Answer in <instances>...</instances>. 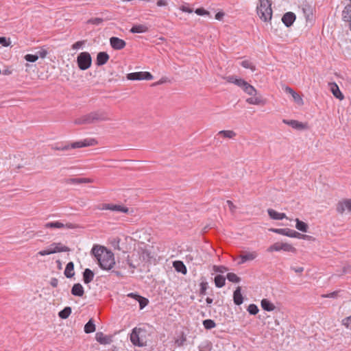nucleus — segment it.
<instances>
[{
	"label": "nucleus",
	"mask_w": 351,
	"mask_h": 351,
	"mask_svg": "<svg viewBox=\"0 0 351 351\" xmlns=\"http://www.w3.org/2000/svg\"><path fill=\"white\" fill-rule=\"evenodd\" d=\"M93 180L90 178H69L66 180L67 184H80L83 183H91Z\"/></svg>",
	"instance_id": "obj_27"
},
{
	"label": "nucleus",
	"mask_w": 351,
	"mask_h": 351,
	"mask_svg": "<svg viewBox=\"0 0 351 351\" xmlns=\"http://www.w3.org/2000/svg\"><path fill=\"white\" fill-rule=\"evenodd\" d=\"M128 80H151L154 78L153 75L147 71H140L128 73L126 76Z\"/></svg>",
	"instance_id": "obj_9"
},
{
	"label": "nucleus",
	"mask_w": 351,
	"mask_h": 351,
	"mask_svg": "<svg viewBox=\"0 0 351 351\" xmlns=\"http://www.w3.org/2000/svg\"><path fill=\"white\" fill-rule=\"evenodd\" d=\"M213 269L214 271L217 272V273H221V274H223L228 271V267H226L223 265H219V266L214 265Z\"/></svg>",
	"instance_id": "obj_44"
},
{
	"label": "nucleus",
	"mask_w": 351,
	"mask_h": 351,
	"mask_svg": "<svg viewBox=\"0 0 351 351\" xmlns=\"http://www.w3.org/2000/svg\"><path fill=\"white\" fill-rule=\"evenodd\" d=\"M110 44L112 48L115 50H121L126 45L125 41L118 37H111L110 38Z\"/></svg>",
	"instance_id": "obj_13"
},
{
	"label": "nucleus",
	"mask_w": 351,
	"mask_h": 351,
	"mask_svg": "<svg viewBox=\"0 0 351 351\" xmlns=\"http://www.w3.org/2000/svg\"><path fill=\"white\" fill-rule=\"evenodd\" d=\"M203 326L206 329L210 330L216 326V324L213 320L208 319L203 321Z\"/></svg>",
	"instance_id": "obj_39"
},
{
	"label": "nucleus",
	"mask_w": 351,
	"mask_h": 351,
	"mask_svg": "<svg viewBox=\"0 0 351 351\" xmlns=\"http://www.w3.org/2000/svg\"><path fill=\"white\" fill-rule=\"evenodd\" d=\"M227 278L230 282L237 283L241 281V278L234 273H228L227 274Z\"/></svg>",
	"instance_id": "obj_43"
},
{
	"label": "nucleus",
	"mask_w": 351,
	"mask_h": 351,
	"mask_svg": "<svg viewBox=\"0 0 351 351\" xmlns=\"http://www.w3.org/2000/svg\"><path fill=\"white\" fill-rule=\"evenodd\" d=\"M195 12L199 16H204V15H209L210 13L208 11L206 10L203 8H197L195 10Z\"/></svg>",
	"instance_id": "obj_50"
},
{
	"label": "nucleus",
	"mask_w": 351,
	"mask_h": 351,
	"mask_svg": "<svg viewBox=\"0 0 351 351\" xmlns=\"http://www.w3.org/2000/svg\"><path fill=\"white\" fill-rule=\"evenodd\" d=\"M329 85L330 86V90L332 93L333 95L341 100L343 99V95L340 91L339 86L337 85V84L330 83Z\"/></svg>",
	"instance_id": "obj_26"
},
{
	"label": "nucleus",
	"mask_w": 351,
	"mask_h": 351,
	"mask_svg": "<svg viewBox=\"0 0 351 351\" xmlns=\"http://www.w3.org/2000/svg\"><path fill=\"white\" fill-rule=\"evenodd\" d=\"M84 43H85L84 40L77 41L72 45V49H77L80 48L83 45H84Z\"/></svg>",
	"instance_id": "obj_55"
},
{
	"label": "nucleus",
	"mask_w": 351,
	"mask_h": 351,
	"mask_svg": "<svg viewBox=\"0 0 351 351\" xmlns=\"http://www.w3.org/2000/svg\"><path fill=\"white\" fill-rule=\"evenodd\" d=\"M342 324L343 326H345L346 328H350L351 329V315L349 316V317H347L346 318H344L343 320H342Z\"/></svg>",
	"instance_id": "obj_49"
},
{
	"label": "nucleus",
	"mask_w": 351,
	"mask_h": 351,
	"mask_svg": "<svg viewBox=\"0 0 351 351\" xmlns=\"http://www.w3.org/2000/svg\"><path fill=\"white\" fill-rule=\"evenodd\" d=\"M94 278V273L90 269H86L83 273V280L86 284L90 282Z\"/></svg>",
	"instance_id": "obj_29"
},
{
	"label": "nucleus",
	"mask_w": 351,
	"mask_h": 351,
	"mask_svg": "<svg viewBox=\"0 0 351 351\" xmlns=\"http://www.w3.org/2000/svg\"><path fill=\"white\" fill-rule=\"evenodd\" d=\"M261 307L266 311H272L275 309V305L267 299L261 300Z\"/></svg>",
	"instance_id": "obj_28"
},
{
	"label": "nucleus",
	"mask_w": 351,
	"mask_h": 351,
	"mask_svg": "<svg viewBox=\"0 0 351 351\" xmlns=\"http://www.w3.org/2000/svg\"><path fill=\"white\" fill-rule=\"evenodd\" d=\"M71 313V308L69 306L65 307L63 310L60 311L58 315L62 319H66Z\"/></svg>",
	"instance_id": "obj_36"
},
{
	"label": "nucleus",
	"mask_w": 351,
	"mask_h": 351,
	"mask_svg": "<svg viewBox=\"0 0 351 351\" xmlns=\"http://www.w3.org/2000/svg\"><path fill=\"white\" fill-rule=\"evenodd\" d=\"M267 213L269 217L274 220H281L283 219H288L285 213H278L272 208L267 210Z\"/></svg>",
	"instance_id": "obj_19"
},
{
	"label": "nucleus",
	"mask_w": 351,
	"mask_h": 351,
	"mask_svg": "<svg viewBox=\"0 0 351 351\" xmlns=\"http://www.w3.org/2000/svg\"><path fill=\"white\" fill-rule=\"evenodd\" d=\"M247 83H248L247 82L245 81L243 79H237V78L236 80L234 81V84L241 87L242 89H243V88Z\"/></svg>",
	"instance_id": "obj_48"
},
{
	"label": "nucleus",
	"mask_w": 351,
	"mask_h": 351,
	"mask_svg": "<svg viewBox=\"0 0 351 351\" xmlns=\"http://www.w3.org/2000/svg\"><path fill=\"white\" fill-rule=\"evenodd\" d=\"M91 252L97 258L101 269L110 270L115 265L113 253L106 247L95 245L93 247Z\"/></svg>",
	"instance_id": "obj_1"
},
{
	"label": "nucleus",
	"mask_w": 351,
	"mask_h": 351,
	"mask_svg": "<svg viewBox=\"0 0 351 351\" xmlns=\"http://www.w3.org/2000/svg\"><path fill=\"white\" fill-rule=\"evenodd\" d=\"M283 123H285L287 125H290L293 128L298 129V130H303L305 128L304 125L298 121L296 120H286L284 119Z\"/></svg>",
	"instance_id": "obj_23"
},
{
	"label": "nucleus",
	"mask_w": 351,
	"mask_h": 351,
	"mask_svg": "<svg viewBox=\"0 0 351 351\" xmlns=\"http://www.w3.org/2000/svg\"><path fill=\"white\" fill-rule=\"evenodd\" d=\"M95 331V325L92 319H90L84 326V332L87 334Z\"/></svg>",
	"instance_id": "obj_34"
},
{
	"label": "nucleus",
	"mask_w": 351,
	"mask_h": 351,
	"mask_svg": "<svg viewBox=\"0 0 351 351\" xmlns=\"http://www.w3.org/2000/svg\"><path fill=\"white\" fill-rule=\"evenodd\" d=\"M173 266L178 272L186 274L187 269L182 261H176L173 263Z\"/></svg>",
	"instance_id": "obj_25"
},
{
	"label": "nucleus",
	"mask_w": 351,
	"mask_h": 351,
	"mask_svg": "<svg viewBox=\"0 0 351 351\" xmlns=\"http://www.w3.org/2000/svg\"><path fill=\"white\" fill-rule=\"evenodd\" d=\"M283 89L287 93H289L292 96L294 101L298 105L302 106L304 104V101H303L302 97L298 93H297L293 89H292L291 87L286 86L283 88Z\"/></svg>",
	"instance_id": "obj_14"
},
{
	"label": "nucleus",
	"mask_w": 351,
	"mask_h": 351,
	"mask_svg": "<svg viewBox=\"0 0 351 351\" xmlns=\"http://www.w3.org/2000/svg\"><path fill=\"white\" fill-rule=\"evenodd\" d=\"M104 21V19L101 18H92L87 21L88 24H93L95 25H99L101 24Z\"/></svg>",
	"instance_id": "obj_45"
},
{
	"label": "nucleus",
	"mask_w": 351,
	"mask_h": 351,
	"mask_svg": "<svg viewBox=\"0 0 351 351\" xmlns=\"http://www.w3.org/2000/svg\"><path fill=\"white\" fill-rule=\"evenodd\" d=\"M53 149L55 150L66 151V150L70 149V145H66L62 146V147H53Z\"/></svg>",
	"instance_id": "obj_56"
},
{
	"label": "nucleus",
	"mask_w": 351,
	"mask_h": 351,
	"mask_svg": "<svg viewBox=\"0 0 351 351\" xmlns=\"http://www.w3.org/2000/svg\"><path fill=\"white\" fill-rule=\"evenodd\" d=\"M148 31V27L145 25H134L131 29L130 32L136 34V33H144Z\"/></svg>",
	"instance_id": "obj_30"
},
{
	"label": "nucleus",
	"mask_w": 351,
	"mask_h": 351,
	"mask_svg": "<svg viewBox=\"0 0 351 351\" xmlns=\"http://www.w3.org/2000/svg\"><path fill=\"white\" fill-rule=\"evenodd\" d=\"M257 257V253L256 252H243L240 255L241 261L238 264L241 265L247 261H251L254 260Z\"/></svg>",
	"instance_id": "obj_15"
},
{
	"label": "nucleus",
	"mask_w": 351,
	"mask_h": 351,
	"mask_svg": "<svg viewBox=\"0 0 351 351\" xmlns=\"http://www.w3.org/2000/svg\"><path fill=\"white\" fill-rule=\"evenodd\" d=\"M25 59L27 62H34L38 59V56L36 54H27L25 56Z\"/></svg>",
	"instance_id": "obj_47"
},
{
	"label": "nucleus",
	"mask_w": 351,
	"mask_h": 351,
	"mask_svg": "<svg viewBox=\"0 0 351 351\" xmlns=\"http://www.w3.org/2000/svg\"><path fill=\"white\" fill-rule=\"evenodd\" d=\"M218 134L227 138H232L236 136L235 132L232 130H221L219 132Z\"/></svg>",
	"instance_id": "obj_37"
},
{
	"label": "nucleus",
	"mask_w": 351,
	"mask_h": 351,
	"mask_svg": "<svg viewBox=\"0 0 351 351\" xmlns=\"http://www.w3.org/2000/svg\"><path fill=\"white\" fill-rule=\"evenodd\" d=\"M128 296L130 298H132L138 302L140 309H143L148 304V302H149L148 299H147L144 297H142L138 294H136L134 293H130L128 295Z\"/></svg>",
	"instance_id": "obj_18"
},
{
	"label": "nucleus",
	"mask_w": 351,
	"mask_h": 351,
	"mask_svg": "<svg viewBox=\"0 0 351 351\" xmlns=\"http://www.w3.org/2000/svg\"><path fill=\"white\" fill-rule=\"evenodd\" d=\"M95 339L101 344H110L112 342V337L110 336L104 335L101 332L96 333Z\"/></svg>",
	"instance_id": "obj_20"
},
{
	"label": "nucleus",
	"mask_w": 351,
	"mask_h": 351,
	"mask_svg": "<svg viewBox=\"0 0 351 351\" xmlns=\"http://www.w3.org/2000/svg\"><path fill=\"white\" fill-rule=\"evenodd\" d=\"M336 209L339 214H343L346 210L351 213V199H346L339 202Z\"/></svg>",
	"instance_id": "obj_12"
},
{
	"label": "nucleus",
	"mask_w": 351,
	"mask_h": 351,
	"mask_svg": "<svg viewBox=\"0 0 351 351\" xmlns=\"http://www.w3.org/2000/svg\"><path fill=\"white\" fill-rule=\"evenodd\" d=\"M295 222H296L295 228L298 230L304 232H307L308 226L306 223L300 221L299 219H295Z\"/></svg>",
	"instance_id": "obj_33"
},
{
	"label": "nucleus",
	"mask_w": 351,
	"mask_h": 351,
	"mask_svg": "<svg viewBox=\"0 0 351 351\" xmlns=\"http://www.w3.org/2000/svg\"><path fill=\"white\" fill-rule=\"evenodd\" d=\"M351 271V266L350 265H346L343 267V274H348Z\"/></svg>",
	"instance_id": "obj_63"
},
{
	"label": "nucleus",
	"mask_w": 351,
	"mask_h": 351,
	"mask_svg": "<svg viewBox=\"0 0 351 351\" xmlns=\"http://www.w3.org/2000/svg\"><path fill=\"white\" fill-rule=\"evenodd\" d=\"M45 228H57V229H62V228H67V229H77L79 228L80 226L76 223H73L70 222L63 223L62 221H51L48 222L45 224Z\"/></svg>",
	"instance_id": "obj_8"
},
{
	"label": "nucleus",
	"mask_w": 351,
	"mask_h": 351,
	"mask_svg": "<svg viewBox=\"0 0 351 351\" xmlns=\"http://www.w3.org/2000/svg\"><path fill=\"white\" fill-rule=\"evenodd\" d=\"M141 234H146V231H145L144 230L136 231L135 233H134V237L136 239H141Z\"/></svg>",
	"instance_id": "obj_58"
},
{
	"label": "nucleus",
	"mask_w": 351,
	"mask_h": 351,
	"mask_svg": "<svg viewBox=\"0 0 351 351\" xmlns=\"http://www.w3.org/2000/svg\"><path fill=\"white\" fill-rule=\"evenodd\" d=\"M77 62L78 67L81 70H86L90 66L92 63V58L90 54L88 52H82L77 58Z\"/></svg>",
	"instance_id": "obj_7"
},
{
	"label": "nucleus",
	"mask_w": 351,
	"mask_h": 351,
	"mask_svg": "<svg viewBox=\"0 0 351 351\" xmlns=\"http://www.w3.org/2000/svg\"><path fill=\"white\" fill-rule=\"evenodd\" d=\"M282 243H280V242H276L275 243H274L273 245H271V246H269L268 248H267V252H278V251H280L282 250Z\"/></svg>",
	"instance_id": "obj_38"
},
{
	"label": "nucleus",
	"mask_w": 351,
	"mask_h": 351,
	"mask_svg": "<svg viewBox=\"0 0 351 351\" xmlns=\"http://www.w3.org/2000/svg\"><path fill=\"white\" fill-rule=\"evenodd\" d=\"M247 311L251 315H256L258 313V308L256 304H251L247 307Z\"/></svg>",
	"instance_id": "obj_46"
},
{
	"label": "nucleus",
	"mask_w": 351,
	"mask_h": 351,
	"mask_svg": "<svg viewBox=\"0 0 351 351\" xmlns=\"http://www.w3.org/2000/svg\"><path fill=\"white\" fill-rule=\"evenodd\" d=\"M97 141L94 138H86L83 141H76L70 144V149H77L89 146H94Z\"/></svg>",
	"instance_id": "obj_10"
},
{
	"label": "nucleus",
	"mask_w": 351,
	"mask_h": 351,
	"mask_svg": "<svg viewBox=\"0 0 351 351\" xmlns=\"http://www.w3.org/2000/svg\"><path fill=\"white\" fill-rule=\"evenodd\" d=\"M138 258V256L134 255V250L132 254H131V256H128V258H127V262H128L129 266L130 267V263L132 262L131 260H132V259L134 260L135 258Z\"/></svg>",
	"instance_id": "obj_57"
},
{
	"label": "nucleus",
	"mask_w": 351,
	"mask_h": 351,
	"mask_svg": "<svg viewBox=\"0 0 351 351\" xmlns=\"http://www.w3.org/2000/svg\"><path fill=\"white\" fill-rule=\"evenodd\" d=\"M243 91L247 95L254 96L252 97L247 98L246 102L251 105H265V101L263 99L261 95H258L256 89L247 83L243 88Z\"/></svg>",
	"instance_id": "obj_5"
},
{
	"label": "nucleus",
	"mask_w": 351,
	"mask_h": 351,
	"mask_svg": "<svg viewBox=\"0 0 351 351\" xmlns=\"http://www.w3.org/2000/svg\"><path fill=\"white\" fill-rule=\"evenodd\" d=\"M69 250L70 249L68 247L63 245L60 243H53L48 249L38 252L36 256H38V255L46 256L57 252H69Z\"/></svg>",
	"instance_id": "obj_6"
},
{
	"label": "nucleus",
	"mask_w": 351,
	"mask_h": 351,
	"mask_svg": "<svg viewBox=\"0 0 351 351\" xmlns=\"http://www.w3.org/2000/svg\"><path fill=\"white\" fill-rule=\"evenodd\" d=\"M208 283L206 282H202L200 283V294L204 295L206 294V291L207 289Z\"/></svg>",
	"instance_id": "obj_52"
},
{
	"label": "nucleus",
	"mask_w": 351,
	"mask_h": 351,
	"mask_svg": "<svg viewBox=\"0 0 351 351\" xmlns=\"http://www.w3.org/2000/svg\"><path fill=\"white\" fill-rule=\"evenodd\" d=\"M241 289L240 287H238L233 293V300L234 302L237 305H240L243 302V298L241 293Z\"/></svg>",
	"instance_id": "obj_24"
},
{
	"label": "nucleus",
	"mask_w": 351,
	"mask_h": 351,
	"mask_svg": "<svg viewBox=\"0 0 351 351\" xmlns=\"http://www.w3.org/2000/svg\"><path fill=\"white\" fill-rule=\"evenodd\" d=\"M47 53L48 52L46 49H42L41 50L38 51L36 55H38V58L40 57L42 58H45L47 56Z\"/></svg>",
	"instance_id": "obj_53"
},
{
	"label": "nucleus",
	"mask_w": 351,
	"mask_h": 351,
	"mask_svg": "<svg viewBox=\"0 0 351 351\" xmlns=\"http://www.w3.org/2000/svg\"><path fill=\"white\" fill-rule=\"evenodd\" d=\"M50 285L53 287H56L58 285V280L56 278H52L50 281Z\"/></svg>",
	"instance_id": "obj_60"
},
{
	"label": "nucleus",
	"mask_w": 351,
	"mask_h": 351,
	"mask_svg": "<svg viewBox=\"0 0 351 351\" xmlns=\"http://www.w3.org/2000/svg\"><path fill=\"white\" fill-rule=\"evenodd\" d=\"M110 119L108 117L107 113L104 110H97L91 112L88 114L82 115L74 120L75 125H86L92 124L95 122L108 121Z\"/></svg>",
	"instance_id": "obj_2"
},
{
	"label": "nucleus",
	"mask_w": 351,
	"mask_h": 351,
	"mask_svg": "<svg viewBox=\"0 0 351 351\" xmlns=\"http://www.w3.org/2000/svg\"><path fill=\"white\" fill-rule=\"evenodd\" d=\"M237 77L234 75H230V76H228L227 77H226V80L230 82V83H233L234 84V81L236 80Z\"/></svg>",
	"instance_id": "obj_64"
},
{
	"label": "nucleus",
	"mask_w": 351,
	"mask_h": 351,
	"mask_svg": "<svg viewBox=\"0 0 351 351\" xmlns=\"http://www.w3.org/2000/svg\"><path fill=\"white\" fill-rule=\"evenodd\" d=\"M269 231L289 237L295 238L299 237L300 233L289 228H270Z\"/></svg>",
	"instance_id": "obj_11"
},
{
	"label": "nucleus",
	"mask_w": 351,
	"mask_h": 351,
	"mask_svg": "<svg viewBox=\"0 0 351 351\" xmlns=\"http://www.w3.org/2000/svg\"><path fill=\"white\" fill-rule=\"evenodd\" d=\"M111 210L126 213L128 212V208L121 205L112 204Z\"/></svg>",
	"instance_id": "obj_40"
},
{
	"label": "nucleus",
	"mask_w": 351,
	"mask_h": 351,
	"mask_svg": "<svg viewBox=\"0 0 351 351\" xmlns=\"http://www.w3.org/2000/svg\"><path fill=\"white\" fill-rule=\"evenodd\" d=\"M141 329L134 328L130 335V341L135 346H143L144 343L140 340L138 335Z\"/></svg>",
	"instance_id": "obj_16"
},
{
	"label": "nucleus",
	"mask_w": 351,
	"mask_h": 351,
	"mask_svg": "<svg viewBox=\"0 0 351 351\" xmlns=\"http://www.w3.org/2000/svg\"><path fill=\"white\" fill-rule=\"evenodd\" d=\"M241 66L245 69H250L251 71H254L256 70L255 65L250 60H245L241 62Z\"/></svg>",
	"instance_id": "obj_41"
},
{
	"label": "nucleus",
	"mask_w": 351,
	"mask_h": 351,
	"mask_svg": "<svg viewBox=\"0 0 351 351\" xmlns=\"http://www.w3.org/2000/svg\"><path fill=\"white\" fill-rule=\"evenodd\" d=\"M112 204H103L101 207L99 208L101 210H111Z\"/></svg>",
	"instance_id": "obj_62"
},
{
	"label": "nucleus",
	"mask_w": 351,
	"mask_h": 351,
	"mask_svg": "<svg viewBox=\"0 0 351 351\" xmlns=\"http://www.w3.org/2000/svg\"><path fill=\"white\" fill-rule=\"evenodd\" d=\"M256 12L263 21H269L273 13L271 1L269 0H259L256 7Z\"/></svg>",
	"instance_id": "obj_4"
},
{
	"label": "nucleus",
	"mask_w": 351,
	"mask_h": 351,
	"mask_svg": "<svg viewBox=\"0 0 351 351\" xmlns=\"http://www.w3.org/2000/svg\"><path fill=\"white\" fill-rule=\"evenodd\" d=\"M84 293V287L80 283L74 284L71 289V294L75 296L82 297Z\"/></svg>",
	"instance_id": "obj_22"
},
{
	"label": "nucleus",
	"mask_w": 351,
	"mask_h": 351,
	"mask_svg": "<svg viewBox=\"0 0 351 351\" xmlns=\"http://www.w3.org/2000/svg\"><path fill=\"white\" fill-rule=\"evenodd\" d=\"M342 18L345 21L351 20V3L346 5L342 12Z\"/></svg>",
	"instance_id": "obj_32"
},
{
	"label": "nucleus",
	"mask_w": 351,
	"mask_h": 351,
	"mask_svg": "<svg viewBox=\"0 0 351 351\" xmlns=\"http://www.w3.org/2000/svg\"><path fill=\"white\" fill-rule=\"evenodd\" d=\"M226 278L221 275H217L215 278V286L218 288H221L225 285Z\"/></svg>",
	"instance_id": "obj_35"
},
{
	"label": "nucleus",
	"mask_w": 351,
	"mask_h": 351,
	"mask_svg": "<svg viewBox=\"0 0 351 351\" xmlns=\"http://www.w3.org/2000/svg\"><path fill=\"white\" fill-rule=\"evenodd\" d=\"M109 58V55L106 52H99L97 55L96 64L97 66L104 65L108 61Z\"/></svg>",
	"instance_id": "obj_21"
},
{
	"label": "nucleus",
	"mask_w": 351,
	"mask_h": 351,
	"mask_svg": "<svg viewBox=\"0 0 351 351\" xmlns=\"http://www.w3.org/2000/svg\"><path fill=\"white\" fill-rule=\"evenodd\" d=\"M282 250L288 252H295L296 249L289 243H282Z\"/></svg>",
	"instance_id": "obj_42"
},
{
	"label": "nucleus",
	"mask_w": 351,
	"mask_h": 351,
	"mask_svg": "<svg viewBox=\"0 0 351 351\" xmlns=\"http://www.w3.org/2000/svg\"><path fill=\"white\" fill-rule=\"evenodd\" d=\"M180 9L184 12L192 13L193 12V9L189 8L185 5H182Z\"/></svg>",
	"instance_id": "obj_59"
},
{
	"label": "nucleus",
	"mask_w": 351,
	"mask_h": 351,
	"mask_svg": "<svg viewBox=\"0 0 351 351\" xmlns=\"http://www.w3.org/2000/svg\"><path fill=\"white\" fill-rule=\"evenodd\" d=\"M295 14L293 12H289L283 15L282 21L287 27H290L295 21Z\"/></svg>",
	"instance_id": "obj_17"
},
{
	"label": "nucleus",
	"mask_w": 351,
	"mask_h": 351,
	"mask_svg": "<svg viewBox=\"0 0 351 351\" xmlns=\"http://www.w3.org/2000/svg\"><path fill=\"white\" fill-rule=\"evenodd\" d=\"M156 4L158 7H163L167 6L168 3L166 0H158Z\"/></svg>",
	"instance_id": "obj_61"
},
{
	"label": "nucleus",
	"mask_w": 351,
	"mask_h": 351,
	"mask_svg": "<svg viewBox=\"0 0 351 351\" xmlns=\"http://www.w3.org/2000/svg\"><path fill=\"white\" fill-rule=\"evenodd\" d=\"M227 204L229 206V208H230V210L234 213L237 209V207L236 206L233 204V202L230 200H228L226 202Z\"/></svg>",
	"instance_id": "obj_54"
},
{
	"label": "nucleus",
	"mask_w": 351,
	"mask_h": 351,
	"mask_svg": "<svg viewBox=\"0 0 351 351\" xmlns=\"http://www.w3.org/2000/svg\"><path fill=\"white\" fill-rule=\"evenodd\" d=\"M0 44L4 47H8L10 45L11 42L10 38L7 39L5 37H0Z\"/></svg>",
	"instance_id": "obj_51"
},
{
	"label": "nucleus",
	"mask_w": 351,
	"mask_h": 351,
	"mask_svg": "<svg viewBox=\"0 0 351 351\" xmlns=\"http://www.w3.org/2000/svg\"><path fill=\"white\" fill-rule=\"evenodd\" d=\"M134 255L138 256V258L131 260V268H136L139 266L141 263L149 262L153 258L147 245H145L143 242H141L138 247L134 249Z\"/></svg>",
	"instance_id": "obj_3"
},
{
	"label": "nucleus",
	"mask_w": 351,
	"mask_h": 351,
	"mask_svg": "<svg viewBox=\"0 0 351 351\" xmlns=\"http://www.w3.org/2000/svg\"><path fill=\"white\" fill-rule=\"evenodd\" d=\"M74 264L73 262H69L67 263L65 270H64V275L66 278H71L74 276Z\"/></svg>",
	"instance_id": "obj_31"
}]
</instances>
